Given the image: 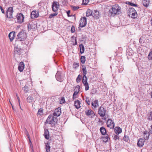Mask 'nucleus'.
<instances>
[{"label":"nucleus","mask_w":152,"mask_h":152,"mask_svg":"<svg viewBox=\"0 0 152 152\" xmlns=\"http://www.w3.org/2000/svg\"><path fill=\"white\" fill-rule=\"evenodd\" d=\"M121 13V10L120 7L116 4L113 5L108 12L109 16L114 17L116 15H119Z\"/></svg>","instance_id":"1"},{"label":"nucleus","mask_w":152,"mask_h":152,"mask_svg":"<svg viewBox=\"0 0 152 152\" xmlns=\"http://www.w3.org/2000/svg\"><path fill=\"white\" fill-rule=\"evenodd\" d=\"M57 114L56 111L54 112L53 114L50 115L47 118L45 122V124H50L52 126H55L57 123Z\"/></svg>","instance_id":"2"},{"label":"nucleus","mask_w":152,"mask_h":152,"mask_svg":"<svg viewBox=\"0 0 152 152\" xmlns=\"http://www.w3.org/2000/svg\"><path fill=\"white\" fill-rule=\"evenodd\" d=\"M27 37L26 33L23 30L22 31L19 32L17 36L16 43L18 41H24Z\"/></svg>","instance_id":"3"},{"label":"nucleus","mask_w":152,"mask_h":152,"mask_svg":"<svg viewBox=\"0 0 152 152\" xmlns=\"http://www.w3.org/2000/svg\"><path fill=\"white\" fill-rule=\"evenodd\" d=\"M25 51L23 49L20 48L18 45H16L15 43L14 49V54L15 55H20L23 54Z\"/></svg>","instance_id":"4"},{"label":"nucleus","mask_w":152,"mask_h":152,"mask_svg":"<svg viewBox=\"0 0 152 152\" xmlns=\"http://www.w3.org/2000/svg\"><path fill=\"white\" fill-rule=\"evenodd\" d=\"M129 15L133 18H135L137 17V15L135 10L133 8H131L129 10Z\"/></svg>","instance_id":"5"},{"label":"nucleus","mask_w":152,"mask_h":152,"mask_svg":"<svg viewBox=\"0 0 152 152\" xmlns=\"http://www.w3.org/2000/svg\"><path fill=\"white\" fill-rule=\"evenodd\" d=\"M106 110L102 106H101L98 109V113L102 117H104L105 115Z\"/></svg>","instance_id":"6"},{"label":"nucleus","mask_w":152,"mask_h":152,"mask_svg":"<svg viewBox=\"0 0 152 152\" xmlns=\"http://www.w3.org/2000/svg\"><path fill=\"white\" fill-rule=\"evenodd\" d=\"M85 113L86 115L91 118H93L95 115L94 112L91 109L86 110Z\"/></svg>","instance_id":"7"},{"label":"nucleus","mask_w":152,"mask_h":152,"mask_svg":"<svg viewBox=\"0 0 152 152\" xmlns=\"http://www.w3.org/2000/svg\"><path fill=\"white\" fill-rule=\"evenodd\" d=\"M13 12V8L12 7H9L7 11V17L9 18H13L12 14Z\"/></svg>","instance_id":"8"},{"label":"nucleus","mask_w":152,"mask_h":152,"mask_svg":"<svg viewBox=\"0 0 152 152\" xmlns=\"http://www.w3.org/2000/svg\"><path fill=\"white\" fill-rule=\"evenodd\" d=\"M24 16L21 13H19L17 15V22L19 23H21L23 22Z\"/></svg>","instance_id":"9"},{"label":"nucleus","mask_w":152,"mask_h":152,"mask_svg":"<svg viewBox=\"0 0 152 152\" xmlns=\"http://www.w3.org/2000/svg\"><path fill=\"white\" fill-rule=\"evenodd\" d=\"M80 26L81 27L85 26L87 23L86 18V17H83L80 19Z\"/></svg>","instance_id":"10"},{"label":"nucleus","mask_w":152,"mask_h":152,"mask_svg":"<svg viewBox=\"0 0 152 152\" xmlns=\"http://www.w3.org/2000/svg\"><path fill=\"white\" fill-rule=\"evenodd\" d=\"M107 125L108 127H110V129L114 128L115 126V124L113 121L111 119H108L107 122Z\"/></svg>","instance_id":"11"},{"label":"nucleus","mask_w":152,"mask_h":152,"mask_svg":"<svg viewBox=\"0 0 152 152\" xmlns=\"http://www.w3.org/2000/svg\"><path fill=\"white\" fill-rule=\"evenodd\" d=\"M39 16V12L36 11H33L31 14V17L32 18H37Z\"/></svg>","instance_id":"12"},{"label":"nucleus","mask_w":152,"mask_h":152,"mask_svg":"<svg viewBox=\"0 0 152 152\" xmlns=\"http://www.w3.org/2000/svg\"><path fill=\"white\" fill-rule=\"evenodd\" d=\"M24 64L23 62H20L19 64L18 67L19 71L20 72H22L24 68Z\"/></svg>","instance_id":"13"},{"label":"nucleus","mask_w":152,"mask_h":152,"mask_svg":"<svg viewBox=\"0 0 152 152\" xmlns=\"http://www.w3.org/2000/svg\"><path fill=\"white\" fill-rule=\"evenodd\" d=\"M145 141L144 139L140 138L138 141L137 143V145L140 147L143 146L144 143Z\"/></svg>","instance_id":"14"},{"label":"nucleus","mask_w":152,"mask_h":152,"mask_svg":"<svg viewBox=\"0 0 152 152\" xmlns=\"http://www.w3.org/2000/svg\"><path fill=\"white\" fill-rule=\"evenodd\" d=\"M99 12L96 10H94L92 12V16L93 17L96 19H98L99 18Z\"/></svg>","instance_id":"15"},{"label":"nucleus","mask_w":152,"mask_h":152,"mask_svg":"<svg viewBox=\"0 0 152 152\" xmlns=\"http://www.w3.org/2000/svg\"><path fill=\"white\" fill-rule=\"evenodd\" d=\"M15 31H12L9 34L8 36L11 42H12L15 36Z\"/></svg>","instance_id":"16"},{"label":"nucleus","mask_w":152,"mask_h":152,"mask_svg":"<svg viewBox=\"0 0 152 152\" xmlns=\"http://www.w3.org/2000/svg\"><path fill=\"white\" fill-rule=\"evenodd\" d=\"M115 133L117 135L121 133L122 132V130L121 128L118 126L115 127L114 129Z\"/></svg>","instance_id":"17"},{"label":"nucleus","mask_w":152,"mask_h":152,"mask_svg":"<svg viewBox=\"0 0 152 152\" xmlns=\"http://www.w3.org/2000/svg\"><path fill=\"white\" fill-rule=\"evenodd\" d=\"M52 7L53 11L56 12L57 11V2L56 1L53 2Z\"/></svg>","instance_id":"18"},{"label":"nucleus","mask_w":152,"mask_h":152,"mask_svg":"<svg viewBox=\"0 0 152 152\" xmlns=\"http://www.w3.org/2000/svg\"><path fill=\"white\" fill-rule=\"evenodd\" d=\"M149 135V133L147 131H146L143 132V137L145 140H147L148 139Z\"/></svg>","instance_id":"19"},{"label":"nucleus","mask_w":152,"mask_h":152,"mask_svg":"<svg viewBox=\"0 0 152 152\" xmlns=\"http://www.w3.org/2000/svg\"><path fill=\"white\" fill-rule=\"evenodd\" d=\"M80 102L78 100H76L75 101L74 105L75 107L78 109L80 107Z\"/></svg>","instance_id":"20"},{"label":"nucleus","mask_w":152,"mask_h":152,"mask_svg":"<svg viewBox=\"0 0 152 152\" xmlns=\"http://www.w3.org/2000/svg\"><path fill=\"white\" fill-rule=\"evenodd\" d=\"M91 105L93 106L94 108H96L99 107L98 101L97 99L95 100L94 101L92 102L91 103Z\"/></svg>","instance_id":"21"},{"label":"nucleus","mask_w":152,"mask_h":152,"mask_svg":"<svg viewBox=\"0 0 152 152\" xmlns=\"http://www.w3.org/2000/svg\"><path fill=\"white\" fill-rule=\"evenodd\" d=\"M100 131L101 134L103 135H105L106 133V130L105 128L104 127H102L100 129Z\"/></svg>","instance_id":"22"},{"label":"nucleus","mask_w":152,"mask_h":152,"mask_svg":"<svg viewBox=\"0 0 152 152\" xmlns=\"http://www.w3.org/2000/svg\"><path fill=\"white\" fill-rule=\"evenodd\" d=\"M35 26V25L33 23H28V30H30L31 29H33L35 28L34 26Z\"/></svg>","instance_id":"23"},{"label":"nucleus","mask_w":152,"mask_h":152,"mask_svg":"<svg viewBox=\"0 0 152 152\" xmlns=\"http://www.w3.org/2000/svg\"><path fill=\"white\" fill-rule=\"evenodd\" d=\"M92 11L89 9H88L86 12V16L87 17H88L89 16L92 15Z\"/></svg>","instance_id":"24"},{"label":"nucleus","mask_w":152,"mask_h":152,"mask_svg":"<svg viewBox=\"0 0 152 152\" xmlns=\"http://www.w3.org/2000/svg\"><path fill=\"white\" fill-rule=\"evenodd\" d=\"M142 3L145 7H147L149 4V1L148 0H143L142 1Z\"/></svg>","instance_id":"25"},{"label":"nucleus","mask_w":152,"mask_h":152,"mask_svg":"<svg viewBox=\"0 0 152 152\" xmlns=\"http://www.w3.org/2000/svg\"><path fill=\"white\" fill-rule=\"evenodd\" d=\"M44 135L45 138L46 139H48L49 138V133L48 130H45Z\"/></svg>","instance_id":"26"},{"label":"nucleus","mask_w":152,"mask_h":152,"mask_svg":"<svg viewBox=\"0 0 152 152\" xmlns=\"http://www.w3.org/2000/svg\"><path fill=\"white\" fill-rule=\"evenodd\" d=\"M27 100L29 103L32 102L34 100L33 97L32 96H29L27 98Z\"/></svg>","instance_id":"27"},{"label":"nucleus","mask_w":152,"mask_h":152,"mask_svg":"<svg viewBox=\"0 0 152 152\" xmlns=\"http://www.w3.org/2000/svg\"><path fill=\"white\" fill-rule=\"evenodd\" d=\"M32 96L34 97L35 100H36L39 97V96L37 93L35 91L34 93L32 94Z\"/></svg>","instance_id":"28"},{"label":"nucleus","mask_w":152,"mask_h":152,"mask_svg":"<svg viewBox=\"0 0 152 152\" xmlns=\"http://www.w3.org/2000/svg\"><path fill=\"white\" fill-rule=\"evenodd\" d=\"M43 114V109L42 108H40L38 110L37 115H42Z\"/></svg>","instance_id":"29"},{"label":"nucleus","mask_w":152,"mask_h":152,"mask_svg":"<svg viewBox=\"0 0 152 152\" xmlns=\"http://www.w3.org/2000/svg\"><path fill=\"white\" fill-rule=\"evenodd\" d=\"M46 151L47 152H50V146L49 143L48 142H47L46 144Z\"/></svg>","instance_id":"30"},{"label":"nucleus","mask_w":152,"mask_h":152,"mask_svg":"<svg viewBox=\"0 0 152 152\" xmlns=\"http://www.w3.org/2000/svg\"><path fill=\"white\" fill-rule=\"evenodd\" d=\"M123 140L126 142H128L129 141V137L128 136L126 135L125 134L123 138Z\"/></svg>","instance_id":"31"},{"label":"nucleus","mask_w":152,"mask_h":152,"mask_svg":"<svg viewBox=\"0 0 152 152\" xmlns=\"http://www.w3.org/2000/svg\"><path fill=\"white\" fill-rule=\"evenodd\" d=\"M79 47L80 48V53H83L84 51V46L82 44H81L80 45Z\"/></svg>","instance_id":"32"},{"label":"nucleus","mask_w":152,"mask_h":152,"mask_svg":"<svg viewBox=\"0 0 152 152\" xmlns=\"http://www.w3.org/2000/svg\"><path fill=\"white\" fill-rule=\"evenodd\" d=\"M79 90H78V91H75L74 92V94L73 95L72 99H76V95L79 92Z\"/></svg>","instance_id":"33"},{"label":"nucleus","mask_w":152,"mask_h":152,"mask_svg":"<svg viewBox=\"0 0 152 152\" xmlns=\"http://www.w3.org/2000/svg\"><path fill=\"white\" fill-rule=\"evenodd\" d=\"M80 61L82 64H84L86 61V58L84 56H82L80 58Z\"/></svg>","instance_id":"34"},{"label":"nucleus","mask_w":152,"mask_h":152,"mask_svg":"<svg viewBox=\"0 0 152 152\" xmlns=\"http://www.w3.org/2000/svg\"><path fill=\"white\" fill-rule=\"evenodd\" d=\"M87 77L86 76H83V77L82 82L83 83H88L87 82Z\"/></svg>","instance_id":"35"},{"label":"nucleus","mask_w":152,"mask_h":152,"mask_svg":"<svg viewBox=\"0 0 152 152\" xmlns=\"http://www.w3.org/2000/svg\"><path fill=\"white\" fill-rule=\"evenodd\" d=\"M71 7L73 11H75L78 9L79 7L78 6H75L73 5L71 6Z\"/></svg>","instance_id":"36"},{"label":"nucleus","mask_w":152,"mask_h":152,"mask_svg":"<svg viewBox=\"0 0 152 152\" xmlns=\"http://www.w3.org/2000/svg\"><path fill=\"white\" fill-rule=\"evenodd\" d=\"M63 80V76L61 75L58 76V81H62Z\"/></svg>","instance_id":"37"},{"label":"nucleus","mask_w":152,"mask_h":152,"mask_svg":"<svg viewBox=\"0 0 152 152\" xmlns=\"http://www.w3.org/2000/svg\"><path fill=\"white\" fill-rule=\"evenodd\" d=\"M85 87V90L87 91L89 89V86L88 85V83H83Z\"/></svg>","instance_id":"38"},{"label":"nucleus","mask_w":152,"mask_h":152,"mask_svg":"<svg viewBox=\"0 0 152 152\" xmlns=\"http://www.w3.org/2000/svg\"><path fill=\"white\" fill-rule=\"evenodd\" d=\"M81 77H82V76L80 75H79L78 76L76 79V81L77 83H78L80 82Z\"/></svg>","instance_id":"39"},{"label":"nucleus","mask_w":152,"mask_h":152,"mask_svg":"<svg viewBox=\"0 0 152 152\" xmlns=\"http://www.w3.org/2000/svg\"><path fill=\"white\" fill-rule=\"evenodd\" d=\"M109 138L108 136H106L105 137H104L102 138L103 141L104 142H107Z\"/></svg>","instance_id":"40"},{"label":"nucleus","mask_w":152,"mask_h":152,"mask_svg":"<svg viewBox=\"0 0 152 152\" xmlns=\"http://www.w3.org/2000/svg\"><path fill=\"white\" fill-rule=\"evenodd\" d=\"M82 71L83 72V76H86V75L87 74V71L86 67L83 68L82 69Z\"/></svg>","instance_id":"41"},{"label":"nucleus","mask_w":152,"mask_h":152,"mask_svg":"<svg viewBox=\"0 0 152 152\" xmlns=\"http://www.w3.org/2000/svg\"><path fill=\"white\" fill-rule=\"evenodd\" d=\"M65 102V101L64 97H62L60 100L59 103L60 104L64 103Z\"/></svg>","instance_id":"42"},{"label":"nucleus","mask_w":152,"mask_h":152,"mask_svg":"<svg viewBox=\"0 0 152 152\" xmlns=\"http://www.w3.org/2000/svg\"><path fill=\"white\" fill-rule=\"evenodd\" d=\"M103 125L102 121L100 119H99V121L97 123V125L99 126H100Z\"/></svg>","instance_id":"43"},{"label":"nucleus","mask_w":152,"mask_h":152,"mask_svg":"<svg viewBox=\"0 0 152 152\" xmlns=\"http://www.w3.org/2000/svg\"><path fill=\"white\" fill-rule=\"evenodd\" d=\"M23 89V90L26 93H27L28 91V87L26 86H25L24 87Z\"/></svg>","instance_id":"44"},{"label":"nucleus","mask_w":152,"mask_h":152,"mask_svg":"<svg viewBox=\"0 0 152 152\" xmlns=\"http://www.w3.org/2000/svg\"><path fill=\"white\" fill-rule=\"evenodd\" d=\"M89 0H83V4L86 5L88 3Z\"/></svg>","instance_id":"45"},{"label":"nucleus","mask_w":152,"mask_h":152,"mask_svg":"<svg viewBox=\"0 0 152 152\" xmlns=\"http://www.w3.org/2000/svg\"><path fill=\"white\" fill-rule=\"evenodd\" d=\"M148 119L150 120H152V111L150 112L149 114Z\"/></svg>","instance_id":"46"},{"label":"nucleus","mask_w":152,"mask_h":152,"mask_svg":"<svg viewBox=\"0 0 152 152\" xmlns=\"http://www.w3.org/2000/svg\"><path fill=\"white\" fill-rule=\"evenodd\" d=\"M57 15V13H56L51 14L50 15L49 18H51L53 17L56 16Z\"/></svg>","instance_id":"47"},{"label":"nucleus","mask_w":152,"mask_h":152,"mask_svg":"<svg viewBox=\"0 0 152 152\" xmlns=\"http://www.w3.org/2000/svg\"><path fill=\"white\" fill-rule=\"evenodd\" d=\"M73 66H74V67L75 68H76L77 67H78L79 66V63H74L73 64Z\"/></svg>","instance_id":"48"},{"label":"nucleus","mask_w":152,"mask_h":152,"mask_svg":"<svg viewBox=\"0 0 152 152\" xmlns=\"http://www.w3.org/2000/svg\"><path fill=\"white\" fill-rule=\"evenodd\" d=\"M128 4L129 5L131 6H135V7H137V4H134L130 2H128Z\"/></svg>","instance_id":"49"},{"label":"nucleus","mask_w":152,"mask_h":152,"mask_svg":"<svg viewBox=\"0 0 152 152\" xmlns=\"http://www.w3.org/2000/svg\"><path fill=\"white\" fill-rule=\"evenodd\" d=\"M86 102L88 104V105H90V102L89 101V99L88 98H87L86 97Z\"/></svg>","instance_id":"50"},{"label":"nucleus","mask_w":152,"mask_h":152,"mask_svg":"<svg viewBox=\"0 0 152 152\" xmlns=\"http://www.w3.org/2000/svg\"><path fill=\"white\" fill-rule=\"evenodd\" d=\"M71 31L72 33H73L75 32V28L73 26H72V27Z\"/></svg>","instance_id":"51"},{"label":"nucleus","mask_w":152,"mask_h":152,"mask_svg":"<svg viewBox=\"0 0 152 152\" xmlns=\"http://www.w3.org/2000/svg\"><path fill=\"white\" fill-rule=\"evenodd\" d=\"M119 137L118 135H115L114 136V138L115 140H116L119 139Z\"/></svg>","instance_id":"52"},{"label":"nucleus","mask_w":152,"mask_h":152,"mask_svg":"<svg viewBox=\"0 0 152 152\" xmlns=\"http://www.w3.org/2000/svg\"><path fill=\"white\" fill-rule=\"evenodd\" d=\"M0 9L1 10L2 13L4 14L5 13L4 10L3 9L1 6H0Z\"/></svg>","instance_id":"53"},{"label":"nucleus","mask_w":152,"mask_h":152,"mask_svg":"<svg viewBox=\"0 0 152 152\" xmlns=\"http://www.w3.org/2000/svg\"><path fill=\"white\" fill-rule=\"evenodd\" d=\"M142 38L143 37H141L139 39V42L140 43H141L142 42Z\"/></svg>","instance_id":"54"},{"label":"nucleus","mask_w":152,"mask_h":152,"mask_svg":"<svg viewBox=\"0 0 152 152\" xmlns=\"http://www.w3.org/2000/svg\"><path fill=\"white\" fill-rule=\"evenodd\" d=\"M70 10H68V11L67 12V15L69 17V16H70L69 15V14L70 13Z\"/></svg>","instance_id":"55"},{"label":"nucleus","mask_w":152,"mask_h":152,"mask_svg":"<svg viewBox=\"0 0 152 152\" xmlns=\"http://www.w3.org/2000/svg\"><path fill=\"white\" fill-rule=\"evenodd\" d=\"M151 129L150 130V133L152 134V125L151 126Z\"/></svg>","instance_id":"56"},{"label":"nucleus","mask_w":152,"mask_h":152,"mask_svg":"<svg viewBox=\"0 0 152 152\" xmlns=\"http://www.w3.org/2000/svg\"><path fill=\"white\" fill-rule=\"evenodd\" d=\"M61 111L60 110V113L58 112V117L60 115V113H61Z\"/></svg>","instance_id":"57"},{"label":"nucleus","mask_w":152,"mask_h":152,"mask_svg":"<svg viewBox=\"0 0 152 152\" xmlns=\"http://www.w3.org/2000/svg\"><path fill=\"white\" fill-rule=\"evenodd\" d=\"M18 102H19V106H20V108H21L20 106V99H18Z\"/></svg>","instance_id":"58"},{"label":"nucleus","mask_w":152,"mask_h":152,"mask_svg":"<svg viewBox=\"0 0 152 152\" xmlns=\"http://www.w3.org/2000/svg\"><path fill=\"white\" fill-rule=\"evenodd\" d=\"M61 110V108L60 107H58V112L60 113V111Z\"/></svg>","instance_id":"59"},{"label":"nucleus","mask_w":152,"mask_h":152,"mask_svg":"<svg viewBox=\"0 0 152 152\" xmlns=\"http://www.w3.org/2000/svg\"><path fill=\"white\" fill-rule=\"evenodd\" d=\"M16 96L17 97L18 99H20L19 97L18 96V94H16Z\"/></svg>","instance_id":"60"},{"label":"nucleus","mask_w":152,"mask_h":152,"mask_svg":"<svg viewBox=\"0 0 152 152\" xmlns=\"http://www.w3.org/2000/svg\"><path fill=\"white\" fill-rule=\"evenodd\" d=\"M151 97L152 98V91L151 93Z\"/></svg>","instance_id":"61"},{"label":"nucleus","mask_w":152,"mask_h":152,"mask_svg":"<svg viewBox=\"0 0 152 152\" xmlns=\"http://www.w3.org/2000/svg\"><path fill=\"white\" fill-rule=\"evenodd\" d=\"M151 24L152 26V18L151 20Z\"/></svg>","instance_id":"62"},{"label":"nucleus","mask_w":152,"mask_h":152,"mask_svg":"<svg viewBox=\"0 0 152 152\" xmlns=\"http://www.w3.org/2000/svg\"><path fill=\"white\" fill-rule=\"evenodd\" d=\"M77 44V42L76 41V40L75 39V44L74 45H76Z\"/></svg>","instance_id":"63"},{"label":"nucleus","mask_w":152,"mask_h":152,"mask_svg":"<svg viewBox=\"0 0 152 152\" xmlns=\"http://www.w3.org/2000/svg\"><path fill=\"white\" fill-rule=\"evenodd\" d=\"M77 88L79 89L80 88V86H77Z\"/></svg>","instance_id":"64"}]
</instances>
